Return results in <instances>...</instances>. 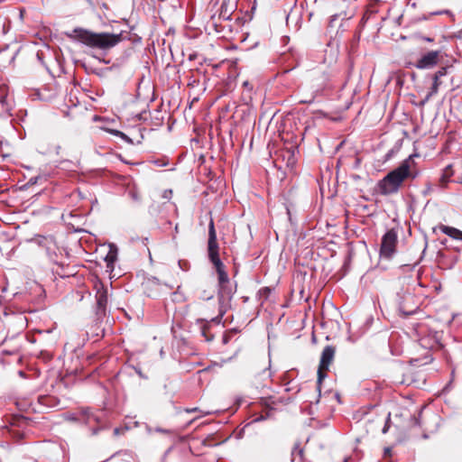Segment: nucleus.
I'll list each match as a JSON object with an SVG mask.
<instances>
[{"instance_id":"f257e3e1","label":"nucleus","mask_w":462,"mask_h":462,"mask_svg":"<svg viewBox=\"0 0 462 462\" xmlns=\"http://www.w3.org/2000/svg\"><path fill=\"white\" fill-rule=\"evenodd\" d=\"M69 37L88 47L100 50L110 49L122 41V33H97L80 27L74 28Z\"/></svg>"},{"instance_id":"f03ea898","label":"nucleus","mask_w":462,"mask_h":462,"mask_svg":"<svg viewBox=\"0 0 462 462\" xmlns=\"http://www.w3.org/2000/svg\"><path fill=\"white\" fill-rule=\"evenodd\" d=\"M409 174L407 165L400 164L397 168L389 171L376 184V190L382 196L396 194Z\"/></svg>"},{"instance_id":"7ed1b4c3","label":"nucleus","mask_w":462,"mask_h":462,"mask_svg":"<svg viewBox=\"0 0 462 462\" xmlns=\"http://www.w3.org/2000/svg\"><path fill=\"white\" fill-rule=\"evenodd\" d=\"M208 252L210 262L214 264L218 280V286L230 282L228 275L225 271V265L218 255V244L217 240V233L214 226V222L211 219L208 226Z\"/></svg>"},{"instance_id":"20e7f679","label":"nucleus","mask_w":462,"mask_h":462,"mask_svg":"<svg viewBox=\"0 0 462 462\" xmlns=\"http://www.w3.org/2000/svg\"><path fill=\"white\" fill-rule=\"evenodd\" d=\"M309 85L311 91V98L303 101V103L310 104L316 97L323 95L325 90L331 88L330 76L324 69H314L309 75Z\"/></svg>"},{"instance_id":"39448f33","label":"nucleus","mask_w":462,"mask_h":462,"mask_svg":"<svg viewBox=\"0 0 462 462\" xmlns=\"http://www.w3.org/2000/svg\"><path fill=\"white\" fill-rule=\"evenodd\" d=\"M398 233L395 229L388 230L382 237L380 257L391 260L397 252Z\"/></svg>"},{"instance_id":"423d86ee","label":"nucleus","mask_w":462,"mask_h":462,"mask_svg":"<svg viewBox=\"0 0 462 462\" xmlns=\"http://www.w3.org/2000/svg\"><path fill=\"white\" fill-rule=\"evenodd\" d=\"M96 292V316L97 319H102L106 315V309L108 303V291L101 282H97L95 285Z\"/></svg>"},{"instance_id":"0eeeda50","label":"nucleus","mask_w":462,"mask_h":462,"mask_svg":"<svg viewBox=\"0 0 462 462\" xmlns=\"http://www.w3.org/2000/svg\"><path fill=\"white\" fill-rule=\"evenodd\" d=\"M236 290V285L232 284L231 282H227L218 286V300H219V319H221L225 312L226 309L229 305L233 295L235 294Z\"/></svg>"},{"instance_id":"6e6552de","label":"nucleus","mask_w":462,"mask_h":462,"mask_svg":"<svg viewBox=\"0 0 462 462\" xmlns=\"http://www.w3.org/2000/svg\"><path fill=\"white\" fill-rule=\"evenodd\" d=\"M335 347L333 346H326L321 353L320 362L318 370V381L320 383L326 376L330 364L335 356Z\"/></svg>"},{"instance_id":"1a4fd4ad","label":"nucleus","mask_w":462,"mask_h":462,"mask_svg":"<svg viewBox=\"0 0 462 462\" xmlns=\"http://www.w3.org/2000/svg\"><path fill=\"white\" fill-rule=\"evenodd\" d=\"M441 59L439 51H430L421 55L414 66L419 69H430L437 66Z\"/></svg>"},{"instance_id":"9d476101","label":"nucleus","mask_w":462,"mask_h":462,"mask_svg":"<svg viewBox=\"0 0 462 462\" xmlns=\"http://www.w3.org/2000/svg\"><path fill=\"white\" fill-rule=\"evenodd\" d=\"M33 241L41 247H42L50 260L55 261V258L57 256V245L53 238V236H36Z\"/></svg>"},{"instance_id":"9b49d317","label":"nucleus","mask_w":462,"mask_h":462,"mask_svg":"<svg viewBox=\"0 0 462 462\" xmlns=\"http://www.w3.org/2000/svg\"><path fill=\"white\" fill-rule=\"evenodd\" d=\"M447 73H448L447 67H441L437 72H435V74L433 75V78H432V79H433L432 86L422 103L427 102L431 97L435 96L438 93L439 88L442 84V81L440 79L442 77L446 76Z\"/></svg>"},{"instance_id":"f8f14e48","label":"nucleus","mask_w":462,"mask_h":462,"mask_svg":"<svg viewBox=\"0 0 462 462\" xmlns=\"http://www.w3.org/2000/svg\"><path fill=\"white\" fill-rule=\"evenodd\" d=\"M437 230H439L452 239L462 241V231L457 228L439 224L433 228V232H437Z\"/></svg>"},{"instance_id":"ddd939ff","label":"nucleus","mask_w":462,"mask_h":462,"mask_svg":"<svg viewBox=\"0 0 462 462\" xmlns=\"http://www.w3.org/2000/svg\"><path fill=\"white\" fill-rule=\"evenodd\" d=\"M235 9L236 5L234 3L230 0H223L219 9V17L223 20H230Z\"/></svg>"},{"instance_id":"4468645a","label":"nucleus","mask_w":462,"mask_h":462,"mask_svg":"<svg viewBox=\"0 0 462 462\" xmlns=\"http://www.w3.org/2000/svg\"><path fill=\"white\" fill-rule=\"evenodd\" d=\"M13 108L12 103L7 99V96L4 91L0 92V116H11V110Z\"/></svg>"},{"instance_id":"2eb2a0df","label":"nucleus","mask_w":462,"mask_h":462,"mask_svg":"<svg viewBox=\"0 0 462 462\" xmlns=\"http://www.w3.org/2000/svg\"><path fill=\"white\" fill-rule=\"evenodd\" d=\"M420 344L425 347V348H436V347H441V345L439 341L438 333H434L432 336L421 337L420 339Z\"/></svg>"},{"instance_id":"dca6fc26","label":"nucleus","mask_w":462,"mask_h":462,"mask_svg":"<svg viewBox=\"0 0 462 462\" xmlns=\"http://www.w3.org/2000/svg\"><path fill=\"white\" fill-rule=\"evenodd\" d=\"M117 259V247L114 245L109 246V251L105 257V262L106 263V268L108 271L114 270V263Z\"/></svg>"},{"instance_id":"f3484780","label":"nucleus","mask_w":462,"mask_h":462,"mask_svg":"<svg viewBox=\"0 0 462 462\" xmlns=\"http://www.w3.org/2000/svg\"><path fill=\"white\" fill-rule=\"evenodd\" d=\"M303 448L296 443L291 450V462H302Z\"/></svg>"},{"instance_id":"a211bd4d","label":"nucleus","mask_w":462,"mask_h":462,"mask_svg":"<svg viewBox=\"0 0 462 462\" xmlns=\"http://www.w3.org/2000/svg\"><path fill=\"white\" fill-rule=\"evenodd\" d=\"M411 157H412V155H411L408 159H406L403 162H402L401 164H406L407 165V169H408V171H409L407 179L414 180L419 175V172H418V171L411 169Z\"/></svg>"},{"instance_id":"6ab92c4d","label":"nucleus","mask_w":462,"mask_h":462,"mask_svg":"<svg viewBox=\"0 0 462 462\" xmlns=\"http://www.w3.org/2000/svg\"><path fill=\"white\" fill-rule=\"evenodd\" d=\"M39 402L49 407L54 406V399L49 396H40Z\"/></svg>"},{"instance_id":"aec40b11","label":"nucleus","mask_w":462,"mask_h":462,"mask_svg":"<svg viewBox=\"0 0 462 462\" xmlns=\"http://www.w3.org/2000/svg\"><path fill=\"white\" fill-rule=\"evenodd\" d=\"M270 293H271V289L269 287H263L258 292V294L260 296L264 297V299H267L269 297Z\"/></svg>"},{"instance_id":"412c9836","label":"nucleus","mask_w":462,"mask_h":462,"mask_svg":"<svg viewBox=\"0 0 462 462\" xmlns=\"http://www.w3.org/2000/svg\"><path fill=\"white\" fill-rule=\"evenodd\" d=\"M129 196H130V198H131L134 201H136V202L140 201V196H139V194H138V192H137V191H135V190H130V191H129Z\"/></svg>"},{"instance_id":"4be33fe9","label":"nucleus","mask_w":462,"mask_h":462,"mask_svg":"<svg viewBox=\"0 0 462 462\" xmlns=\"http://www.w3.org/2000/svg\"><path fill=\"white\" fill-rule=\"evenodd\" d=\"M171 194H172V190L171 189H166V190H164V192L162 194V198L166 199H170L171 197Z\"/></svg>"},{"instance_id":"5701e85b","label":"nucleus","mask_w":462,"mask_h":462,"mask_svg":"<svg viewBox=\"0 0 462 462\" xmlns=\"http://www.w3.org/2000/svg\"><path fill=\"white\" fill-rule=\"evenodd\" d=\"M389 420H390V414L388 415V418H387V420L385 422V425H384V427L382 430V432L383 434H385L388 431V430H389Z\"/></svg>"},{"instance_id":"b1692460","label":"nucleus","mask_w":462,"mask_h":462,"mask_svg":"<svg viewBox=\"0 0 462 462\" xmlns=\"http://www.w3.org/2000/svg\"><path fill=\"white\" fill-rule=\"evenodd\" d=\"M116 134H120V136L123 138V139H125L127 140L128 142H131L130 139L122 132H119V131H116Z\"/></svg>"},{"instance_id":"393cba45","label":"nucleus","mask_w":462,"mask_h":462,"mask_svg":"<svg viewBox=\"0 0 462 462\" xmlns=\"http://www.w3.org/2000/svg\"><path fill=\"white\" fill-rule=\"evenodd\" d=\"M265 420V417H263V416H259V417L254 418V419L252 420V422H258V421H262V420Z\"/></svg>"},{"instance_id":"a878e982","label":"nucleus","mask_w":462,"mask_h":462,"mask_svg":"<svg viewBox=\"0 0 462 462\" xmlns=\"http://www.w3.org/2000/svg\"><path fill=\"white\" fill-rule=\"evenodd\" d=\"M60 145H57L56 146V153L59 154L60 153Z\"/></svg>"},{"instance_id":"bb28decb","label":"nucleus","mask_w":462,"mask_h":462,"mask_svg":"<svg viewBox=\"0 0 462 462\" xmlns=\"http://www.w3.org/2000/svg\"><path fill=\"white\" fill-rule=\"evenodd\" d=\"M243 86H244L245 88L249 87V82H248V81H245V82L243 83Z\"/></svg>"},{"instance_id":"cd10ccee","label":"nucleus","mask_w":462,"mask_h":462,"mask_svg":"<svg viewBox=\"0 0 462 462\" xmlns=\"http://www.w3.org/2000/svg\"><path fill=\"white\" fill-rule=\"evenodd\" d=\"M198 410V408H193L191 410H187V412H193V411H196Z\"/></svg>"},{"instance_id":"c85d7f7f","label":"nucleus","mask_w":462,"mask_h":462,"mask_svg":"<svg viewBox=\"0 0 462 462\" xmlns=\"http://www.w3.org/2000/svg\"><path fill=\"white\" fill-rule=\"evenodd\" d=\"M444 13H448V11L437 12V13H435V14H444Z\"/></svg>"},{"instance_id":"c756f323","label":"nucleus","mask_w":462,"mask_h":462,"mask_svg":"<svg viewBox=\"0 0 462 462\" xmlns=\"http://www.w3.org/2000/svg\"><path fill=\"white\" fill-rule=\"evenodd\" d=\"M174 231H175L176 234L178 233V231H179L178 225L175 226Z\"/></svg>"},{"instance_id":"7c9ffc66","label":"nucleus","mask_w":462,"mask_h":462,"mask_svg":"<svg viewBox=\"0 0 462 462\" xmlns=\"http://www.w3.org/2000/svg\"><path fill=\"white\" fill-rule=\"evenodd\" d=\"M425 40H426L427 42H432V39H430V38H425Z\"/></svg>"},{"instance_id":"2f4dec72","label":"nucleus","mask_w":462,"mask_h":462,"mask_svg":"<svg viewBox=\"0 0 462 462\" xmlns=\"http://www.w3.org/2000/svg\"><path fill=\"white\" fill-rule=\"evenodd\" d=\"M415 424L416 425H420V422H419V420L417 419H415Z\"/></svg>"},{"instance_id":"473e14b6","label":"nucleus","mask_w":462,"mask_h":462,"mask_svg":"<svg viewBox=\"0 0 462 462\" xmlns=\"http://www.w3.org/2000/svg\"><path fill=\"white\" fill-rule=\"evenodd\" d=\"M155 164H157L158 166L162 165V164L159 163V162H155Z\"/></svg>"},{"instance_id":"72a5a7b5","label":"nucleus","mask_w":462,"mask_h":462,"mask_svg":"<svg viewBox=\"0 0 462 462\" xmlns=\"http://www.w3.org/2000/svg\"><path fill=\"white\" fill-rule=\"evenodd\" d=\"M115 433L117 434L118 433V429H116L115 430Z\"/></svg>"},{"instance_id":"f704fd0d","label":"nucleus","mask_w":462,"mask_h":462,"mask_svg":"<svg viewBox=\"0 0 462 462\" xmlns=\"http://www.w3.org/2000/svg\"><path fill=\"white\" fill-rule=\"evenodd\" d=\"M344 462H348V459H345V461H344Z\"/></svg>"},{"instance_id":"c9c22d12","label":"nucleus","mask_w":462,"mask_h":462,"mask_svg":"<svg viewBox=\"0 0 462 462\" xmlns=\"http://www.w3.org/2000/svg\"><path fill=\"white\" fill-rule=\"evenodd\" d=\"M460 182L462 183V180Z\"/></svg>"}]
</instances>
